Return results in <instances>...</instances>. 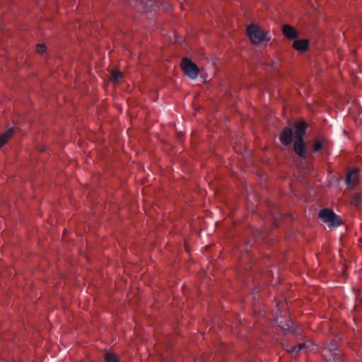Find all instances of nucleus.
I'll return each instance as SVG.
<instances>
[{"label": "nucleus", "mask_w": 362, "mask_h": 362, "mask_svg": "<svg viewBox=\"0 0 362 362\" xmlns=\"http://www.w3.org/2000/svg\"><path fill=\"white\" fill-rule=\"evenodd\" d=\"M13 130L10 129L0 136V148L2 147L12 136Z\"/></svg>", "instance_id": "nucleus-9"}, {"label": "nucleus", "mask_w": 362, "mask_h": 362, "mask_svg": "<svg viewBox=\"0 0 362 362\" xmlns=\"http://www.w3.org/2000/svg\"><path fill=\"white\" fill-rule=\"evenodd\" d=\"M325 140L323 139H317L313 144V151L317 152L320 151L324 145Z\"/></svg>", "instance_id": "nucleus-10"}, {"label": "nucleus", "mask_w": 362, "mask_h": 362, "mask_svg": "<svg viewBox=\"0 0 362 362\" xmlns=\"http://www.w3.org/2000/svg\"><path fill=\"white\" fill-rule=\"evenodd\" d=\"M319 216L329 227H337L341 223L340 218L329 209L320 210Z\"/></svg>", "instance_id": "nucleus-3"}, {"label": "nucleus", "mask_w": 362, "mask_h": 362, "mask_svg": "<svg viewBox=\"0 0 362 362\" xmlns=\"http://www.w3.org/2000/svg\"><path fill=\"white\" fill-rule=\"evenodd\" d=\"M305 134V123L300 122L296 123L293 127V132L289 127H286L279 136L280 142L288 146L294 139L293 150L295 153L301 158L306 156V148L303 141V136Z\"/></svg>", "instance_id": "nucleus-1"}, {"label": "nucleus", "mask_w": 362, "mask_h": 362, "mask_svg": "<svg viewBox=\"0 0 362 362\" xmlns=\"http://www.w3.org/2000/svg\"><path fill=\"white\" fill-rule=\"evenodd\" d=\"M307 348H308V346H306V344L305 343H300L296 346H293L291 349H288V352L290 353L291 354H292V356L293 357H296V356H297L298 354L300 351H301L304 349H306Z\"/></svg>", "instance_id": "nucleus-8"}, {"label": "nucleus", "mask_w": 362, "mask_h": 362, "mask_svg": "<svg viewBox=\"0 0 362 362\" xmlns=\"http://www.w3.org/2000/svg\"><path fill=\"white\" fill-rule=\"evenodd\" d=\"M105 359L106 362H119L116 356L111 353L106 354Z\"/></svg>", "instance_id": "nucleus-12"}, {"label": "nucleus", "mask_w": 362, "mask_h": 362, "mask_svg": "<svg viewBox=\"0 0 362 362\" xmlns=\"http://www.w3.org/2000/svg\"><path fill=\"white\" fill-rule=\"evenodd\" d=\"M122 78V74L119 71H112L110 73V79L114 82H117Z\"/></svg>", "instance_id": "nucleus-11"}, {"label": "nucleus", "mask_w": 362, "mask_h": 362, "mask_svg": "<svg viewBox=\"0 0 362 362\" xmlns=\"http://www.w3.org/2000/svg\"><path fill=\"white\" fill-rule=\"evenodd\" d=\"M180 66L185 74L192 79H195L199 74L197 66L188 58L182 59Z\"/></svg>", "instance_id": "nucleus-4"}, {"label": "nucleus", "mask_w": 362, "mask_h": 362, "mask_svg": "<svg viewBox=\"0 0 362 362\" xmlns=\"http://www.w3.org/2000/svg\"><path fill=\"white\" fill-rule=\"evenodd\" d=\"M46 50V47L45 45H42V44H39L37 45V47H36V52L39 54H42L45 52Z\"/></svg>", "instance_id": "nucleus-13"}, {"label": "nucleus", "mask_w": 362, "mask_h": 362, "mask_svg": "<svg viewBox=\"0 0 362 362\" xmlns=\"http://www.w3.org/2000/svg\"><path fill=\"white\" fill-rule=\"evenodd\" d=\"M247 35L253 44L258 45L264 41H269L267 34L255 25H250L247 29Z\"/></svg>", "instance_id": "nucleus-2"}, {"label": "nucleus", "mask_w": 362, "mask_h": 362, "mask_svg": "<svg viewBox=\"0 0 362 362\" xmlns=\"http://www.w3.org/2000/svg\"><path fill=\"white\" fill-rule=\"evenodd\" d=\"M358 182V171L356 169L351 170L346 175V182L348 186L353 187Z\"/></svg>", "instance_id": "nucleus-5"}, {"label": "nucleus", "mask_w": 362, "mask_h": 362, "mask_svg": "<svg viewBox=\"0 0 362 362\" xmlns=\"http://www.w3.org/2000/svg\"><path fill=\"white\" fill-rule=\"evenodd\" d=\"M282 33L286 37L290 40H293L298 36L296 30L293 26L289 25H283Z\"/></svg>", "instance_id": "nucleus-6"}, {"label": "nucleus", "mask_w": 362, "mask_h": 362, "mask_svg": "<svg viewBox=\"0 0 362 362\" xmlns=\"http://www.w3.org/2000/svg\"><path fill=\"white\" fill-rule=\"evenodd\" d=\"M293 48L300 52H304L308 49V41L307 40H296L293 43Z\"/></svg>", "instance_id": "nucleus-7"}]
</instances>
